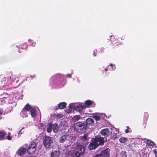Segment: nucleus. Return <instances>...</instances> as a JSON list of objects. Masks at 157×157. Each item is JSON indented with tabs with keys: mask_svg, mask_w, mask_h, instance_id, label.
<instances>
[{
	"mask_svg": "<svg viewBox=\"0 0 157 157\" xmlns=\"http://www.w3.org/2000/svg\"><path fill=\"white\" fill-rule=\"evenodd\" d=\"M85 151V148L82 145H78L77 146L76 149L73 153L80 157L81 155L83 154Z\"/></svg>",
	"mask_w": 157,
	"mask_h": 157,
	"instance_id": "39448f33",
	"label": "nucleus"
},
{
	"mask_svg": "<svg viewBox=\"0 0 157 157\" xmlns=\"http://www.w3.org/2000/svg\"><path fill=\"white\" fill-rule=\"evenodd\" d=\"M6 134V132L4 130L0 131V140H4L5 136Z\"/></svg>",
	"mask_w": 157,
	"mask_h": 157,
	"instance_id": "4be33fe9",
	"label": "nucleus"
},
{
	"mask_svg": "<svg viewBox=\"0 0 157 157\" xmlns=\"http://www.w3.org/2000/svg\"><path fill=\"white\" fill-rule=\"evenodd\" d=\"M28 41L30 43L32 42V40L31 39H29Z\"/></svg>",
	"mask_w": 157,
	"mask_h": 157,
	"instance_id": "a18cd8bd",
	"label": "nucleus"
},
{
	"mask_svg": "<svg viewBox=\"0 0 157 157\" xmlns=\"http://www.w3.org/2000/svg\"><path fill=\"white\" fill-rule=\"evenodd\" d=\"M88 136V134H85L83 136L81 137V139L83 141H85L86 140Z\"/></svg>",
	"mask_w": 157,
	"mask_h": 157,
	"instance_id": "c85d7f7f",
	"label": "nucleus"
},
{
	"mask_svg": "<svg viewBox=\"0 0 157 157\" xmlns=\"http://www.w3.org/2000/svg\"><path fill=\"white\" fill-rule=\"evenodd\" d=\"M72 103L69 104L68 108L66 109L65 111L68 113H70L73 112L75 110V109L74 107L72 106Z\"/></svg>",
	"mask_w": 157,
	"mask_h": 157,
	"instance_id": "dca6fc26",
	"label": "nucleus"
},
{
	"mask_svg": "<svg viewBox=\"0 0 157 157\" xmlns=\"http://www.w3.org/2000/svg\"><path fill=\"white\" fill-rule=\"evenodd\" d=\"M144 117L147 119L149 117V114L145 112L144 113Z\"/></svg>",
	"mask_w": 157,
	"mask_h": 157,
	"instance_id": "2f4dec72",
	"label": "nucleus"
},
{
	"mask_svg": "<svg viewBox=\"0 0 157 157\" xmlns=\"http://www.w3.org/2000/svg\"><path fill=\"white\" fill-rule=\"evenodd\" d=\"M52 127V130L54 132L56 133L58 132L59 128L57 124H53Z\"/></svg>",
	"mask_w": 157,
	"mask_h": 157,
	"instance_id": "a211bd4d",
	"label": "nucleus"
},
{
	"mask_svg": "<svg viewBox=\"0 0 157 157\" xmlns=\"http://www.w3.org/2000/svg\"><path fill=\"white\" fill-rule=\"evenodd\" d=\"M52 123H49L47 126V131L48 132L50 133L51 132L52 130Z\"/></svg>",
	"mask_w": 157,
	"mask_h": 157,
	"instance_id": "b1692460",
	"label": "nucleus"
},
{
	"mask_svg": "<svg viewBox=\"0 0 157 157\" xmlns=\"http://www.w3.org/2000/svg\"><path fill=\"white\" fill-rule=\"evenodd\" d=\"M36 144L35 142H32L29 145L28 149L27 152L29 154H32L36 150Z\"/></svg>",
	"mask_w": 157,
	"mask_h": 157,
	"instance_id": "0eeeda50",
	"label": "nucleus"
},
{
	"mask_svg": "<svg viewBox=\"0 0 157 157\" xmlns=\"http://www.w3.org/2000/svg\"><path fill=\"white\" fill-rule=\"evenodd\" d=\"M50 82L51 84H56L58 83L60 84L61 83L60 82H59V79H57L56 76H54L52 77L50 80Z\"/></svg>",
	"mask_w": 157,
	"mask_h": 157,
	"instance_id": "ddd939ff",
	"label": "nucleus"
},
{
	"mask_svg": "<svg viewBox=\"0 0 157 157\" xmlns=\"http://www.w3.org/2000/svg\"><path fill=\"white\" fill-rule=\"evenodd\" d=\"M59 151H53L51 154V157H58L59 156Z\"/></svg>",
	"mask_w": 157,
	"mask_h": 157,
	"instance_id": "412c9836",
	"label": "nucleus"
},
{
	"mask_svg": "<svg viewBox=\"0 0 157 157\" xmlns=\"http://www.w3.org/2000/svg\"><path fill=\"white\" fill-rule=\"evenodd\" d=\"M94 105V103L93 101L88 100H87L85 102L84 107L85 108L93 107Z\"/></svg>",
	"mask_w": 157,
	"mask_h": 157,
	"instance_id": "4468645a",
	"label": "nucleus"
},
{
	"mask_svg": "<svg viewBox=\"0 0 157 157\" xmlns=\"http://www.w3.org/2000/svg\"><path fill=\"white\" fill-rule=\"evenodd\" d=\"M77 81L78 82H80V81L78 79H77Z\"/></svg>",
	"mask_w": 157,
	"mask_h": 157,
	"instance_id": "09e8293b",
	"label": "nucleus"
},
{
	"mask_svg": "<svg viewBox=\"0 0 157 157\" xmlns=\"http://www.w3.org/2000/svg\"><path fill=\"white\" fill-rule=\"evenodd\" d=\"M109 151L110 149L109 148H107L101 151V155L104 157H109Z\"/></svg>",
	"mask_w": 157,
	"mask_h": 157,
	"instance_id": "2eb2a0df",
	"label": "nucleus"
},
{
	"mask_svg": "<svg viewBox=\"0 0 157 157\" xmlns=\"http://www.w3.org/2000/svg\"><path fill=\"white\" fill-rule=\"evenodd\" d=\"M69 137L68 135H63L59 139V141L61 143H63L65 142Z\"/></svg>",
	"mask_w": 157,
	"mask_h": 157,
	"instance_id": "6ab92c4d",
	"label": "nucleus"
},
{
	"mask_svg": "<svg viewBox=\"0 0 157 157\" xmlns=\"http://www.w3.org/2000/svg\"><path fill=\"white\" fill-rule=\"evenodd\" d=\"M101 154H98L95 155L94 157H101Z\"/></svg>",
	"mask_w": 157,
	"mask_h": 157,
	"instance_id": "4c0bfd02",
	"label": "nucleus"
},
{
	"mask_svg": "<svg viewBox=\"0 0 157 157\" xmlns=\"http://www.w3.org/2000/svg\"><path fill=\"white\" fill-rule=\"evenodd\" d=\"M24 127H23V128H21V129L19 131H18V134H19L20 133H22V132H21V131H22L23 129H24Z\"/></svg>",
	"mask_w": 157,
	"mask_h": 157,
	"instance_id": "58836bf2",
	"label": "nucleus"
},
{
	"mask_svg": "<svg viewBox=\"0 0 157 157\" xmlns=\"http://www.w3.org/2000/svg\"><path fill=\"white\" fill-rule=\"evenodd\" d=\"M9 94H3L2 98H0V105H3L6 103H7V100H8Z\"/></svg>",
	"mask_w": 157,
	"mask_h": 157,
	"instance_id": "9d476101",
	"label": "nucleus"
},
{
	"mask_svg": "<svg viewBox=\"0 0 157 157\" xmlns=\"http://www.w3.org/2000/svg\"><path fill=\"white\" fill-rule=\"evenodd\" d=\"M8 100H7V103H8L9 104L12 103L14 102L15 101L13 97L12 96H9L8 97Z\"/></svg>",
	"mask_w": 157,
	"mask_h": 157,
	"instance_id": "5701e85b",
	"label": "nucleus"
},
{
	"mask_svg": "<svg viewBox=\"0 0 157 157\" xmlns=\"http://www.w3.org/2000/svg\"><path fill=\"white\" fill-rule=\"evenodd\" d=\"M3 112V110L1 109H0V119L1 118V117Z\"/></svg>",
	"mask_w": 157,
	"mask_h": 157,
	"instance_id": "c9c22d12",
	"label": "nucleus"
},
{
	"mask_svg": "<svg viewBox=\"0 0 157 157\" xmlns=\"http://www.w3.org/2000/svg\"><path fill=\"white\" fill-rule=\"evenodd\" d=\"M25 108L29 110V113L30 112V113L31 116L32 117H36V111L33 107L27 104L25 106Z\"/></svg>",
	"mask_w": 157,
	"mask_h": 157,
	"instance_id": "423d86ee",
	"label": "nucleus"
},
{
	"mask_svg": "<svg viewBox=\"0 0 157 157\" xmlns=\"http://www.w3.org/2000/svg\"><path fill=\"white\" fill-rule=\"evenodd\" d=\"M29 111L26 108H24L21 113V115L23 117H28V115L29 114Z\"/></svg>",
	"mask_w": 157,
	"mask_h": 157,
	"instance_id": "9b49d317",
	"label": "nucleus"
},
{
	"mask_svg": "<svg viewBox=\"0 0 157 157\" xmlns=\"http://www.w3.org/2000/svg\"><path fill=\"white\" fill-rule=\"evenodd\" d=\"M124 38H125V36H122L121 37V40H124Z\"/></svg>",
	"mask_w": 157,
	"mask_h": 157,
	"instance_id": "37998d69",
	"label": "nucleus"
},
{
	"mask_svg": "<svg viewBox=\"0 0 157 157\" xmlns=\"http://www.w3.org/2000/svg\"><path fill=\"white\" fill-rule=\"evenodd\" d=\"M43 143L44 147L47 149L52 148L54 145L52 139L49 136H44L43 139Z\"/></svg>",
	"mask_w": 157,
	"mask_h": 157,
	"instance_id": "7ed1b4c3",
	"label": "nucleus"
},
{
	"mask_svg": "<svg viewBox=\"0 0 157 157\" xmlns=\"http://www.w3.org/2000/svg\"><path fill=\"white\" fill-rule=\"evenodd\" d=\"M102 115H103L104 116H105V114H103L101 115L100 114V115H95L93 116V117L97 121H99L101 119V116Z\"/></svg>",
	"mask_w": 157,
	"mask_h": 157,
	"instance_id": "aec40b11",
	"label": "nucleus"
},
{
	"mask_svg": "<svg viewBox=\"0 0 157 157\" xmlns=\"http://www.w3.org/2000/svg\"><path fill=\"white\" fill-rule=\"evenodd\" d=\"M147 143L149 146H153L155 145L154 143L150 140H147Z\"/></svg>",
	"mask_w": 157,
	"mask_h": 157,
	"instance_id": "cd10ccee",
	"label": "nucleus"
},
{
	"mask_svg": "<svg viewBox=\"0 0 157 157\" xmlns=\"http://www.w3.org/2000/svg\"><path fill=\"white\" fill-rule=\"evenodd\" d=\"M63 117V115L61 114L58 113L57 114V117L58 118H62Z\"/></svg>",
	"mask_w": 157,
	"mask_h": 157,
	"instance_id": "72a5a7b5",
	"label": "nucleus"
},
{
	"mask_svg": "<svg viewBox=\"0 0 157 157\" xmlns=\"http://www.w3.org/2000/svg\"><path fill=\"white\" fill-rule=\"evenodd\" d=\"M80 118L79 115L74 116L72 118V121L74 122L77 121L80 119Z\"/></svg>",
	"mask_w": 157,
	"mask_h": 157,
	"instance_id": "393cba45",
	"label": "nucleus"
},
{
	"mask_svg": "<svg viewBox=\"0 0 157 157\" xmlns=\"http://www.w3.org/2000/svg\"><path fill=\"white\" fill-rule=\"evenodd\" d=\"M154 152L156 157H157V149H155L154 150Z\"/></svg>",
	"mask_w": 157,
	"mask_h": 157,
	"instance_id": "f704fd0d",
	"label": "nucleus"
},
{
	"mask_svg": "<svg viewBox=\"0 0 157 157\" xmlns=\"http://www.w3.org/2000/svg\"><path fill=\"white\" fill-rule=\"evenodd\" d=\"M93 55L94 56H96V53L95 52H94L93 53Z\"/></svg>",
	"mask_w": 157,
	"mask_h": 157,
	"instance_id": "c03bdc74",
	"label": "nucleus"
},
{
	"mask_svg": "<svg viewBox=\"0 0 157 157\" xmlns=\"http://www.w3.org/2000/svg\"><path fill=\"white\" fill-rule=\"evenodd\" d=\"M104 143V139L100 136L92 139L91 143L88 147L90 150L95 149L99 145H103Z\"/></svg>",
	"mask_w": 157,
	"mask_h": 157,
	"instance_id": "f03ea898",
	"label": "nucleus"
},
{
	"mask_svg": "<svg viewBox=\"0 0 157 157\" xmlns=\"http://www.w3.org/2000/svg\"><path fill=\"white\" fill-rule=\"evenodd\" d=\"M110 66L111 68V70L114 71L116 67L114 65L110 63L108 66V67Z\"/></svg>",
	"mask_w": 157,
	"mask_h": 157,
	"instance_id": "c756f323",
	"label": "nucleus"
},
{
	"mask_svg": "<svg viewBox=\"0 0 157 157\" xmlns=\"http://www.w3.org/2000/svg\"><path fill=\"white\" fill-rule=\"evenodd\" d=\"M113 36V35H111L110 36V37H111L112 36Z\"/></svg>",
	"mask_w": 157,
	"mask_h": 157,
	"instance_id": "8fccbe9b",
	"label": "nucleus"
},
{
	"mask_svg": "<svg viewBox=\"0 0 157 157\" xmlns=\"http://www.w3.org/2000/svg\"><path fill=\"white\" fill-rule=\"evenodd\" d=\"M7 139L9 140H10L12 139V138L10 136H7Z\"/></svg>",
	"mask_w": 157,
	"mask_h": 157,
	"instance_id": "ea45409f",
	"label": "nucleus"
},
{
	"mask_svg": "<svg viewBox=\"0 0 157 157\" xmlns=\"http://www.w3.org/2000/svg\"><path fill=\"white\" fill-rule=\"evenodd\" d=\"M36 43L35 42H33L32 43V44L31 45L33 47H35L36 45Z\"/></svg>",
	"mask_w": 157,
	"mask_h": 157,
	"instance_id": "a19ab883",
	"label": "nucleus"
},
{
	"mask_svg": "<svg viewBox=\"0 0 157 157\" xmlns=\"http://www.w3.org/2000/svg\"><path fill=\"white\" fill-rule=\"evenodd\" d=\"M72 106L75 109V110L78 111L80 112L83 109L84 106L80 104H77L75 103H72Z\"/></svg>",
	"mask_w": 157,
	"mask_h": 157,
	"instance_id": "1a4fd4ad",
	"label": "nucleus"
},
{
	"mask_svg": "<svg viewBox=\"0 0 157 157\" xmlns=\"http://www.w3.org/2000/svg\"><path fill=\"white\" fill-rule=\"evenodd\" d=\"M101 134L105 136H108L111 133V131H110L108 128H105L102 130L101 131Z\"/></svg>",
	"mask_w": 157,
	"mask_h": 157,
	"instance_id": "f8f14e48",
	"label": "nucleus"
},
{
	"mask_svg": "<svg viewBox=\"0 0 157 157\" xmlns=\"http://www.w3.org/2000/svg\"><path fill=\"white\" fill-rule=\"evenodd\" d=\"M129 126H127V129H129Z\"/></svg>",
	"mask_w": 157,
	"mask_h": 157,
	"instance_id": "de8ad7c7",
	"label": "nucleus"
},
{
	"mask_svg": "<svg viewBox=\"0 0 157 157\" xmlns=\"http://www.w3.org/2000/svg\"><path fill=\"white\" fill-rule=\"evenodd\" d=\"M107 70H108V68H107V67L105 69V71H107Z\"/></svg>",
	"mask_w": 157,
	"mask_h": 157,
	"instance_id": "49530a36",
	"label": "nucleus"
},
{
	"mask_svg": "<svg viewBox=\"0 0 157 157\" xmlns=\"http://www.w3.org/2000/svg\"><path fill=\"white\" fill-rule=\"evenodd\" d=\"M74 125L77 131L79 133H82L85 131L87 128L86 124L82 122H77Z\"/></svg>",
	"mask_w": 157,
	"mask_h": 157,
	"instance_id": "20e7f679",
	"label": "nucleus"
},
{
	"mask_svg": "<svg viewBox=\"0 0 157 157\" xmlns=\"http://www.w3.org/2000/svg\"><path fill=\"white\" fill-rule=\"evenodd\" d=\"M128 132H129V131L128 129H126L125 130V132L126 133H128Z\"/></svg>",
	"mask_w": 157,
	"mask_h": 157,
	"instance_id": "79ce46f5",
	"label": "nucleus"
},
{
	"mask_svg": "<svg viewBox=\"0 0 157 157\" xmlns=\"http://www.w3.org/2000/svg\"><path fill=\"white\" fill-rule=\"evenodd\" d=\"M127 140L126 138L121 137L119 139V141L121 143H124Z\"/></svg>",
	"mask_w": 157,
	"mask_h": 157,
	"instance_id": "bb28decb",
	"label": "nucleus"
},
{
	"mask_svg": "<svg viewBox=\"0 0 157 157\" xmlns=\"http://www.w3.org/2000/svg\"><path fill=\"white\" fill-rule=\"evenodd\" d=\"M19 80L18 77L16 75H12L11 76H8L7 77H5L2 81L1 86H0V90L8 89V88L7 86L10 85L12 81H15L17 82Z\"/></svg>",
	"mask_w": 157,
	"mask_h": 157,
	"instance_id": "f257e3e1",
	"label": "nucleus"
},
{
	"mask_svg": "<svg viewBox=\"0 0 157 157\" xmlns=\"http://www.w3.org/2000/svg\"><path fill=\"white\" fill-rule=\"evenodd\" d=\"M66 105V104L65 102H61L59 104V108L62 109L65 108Z\"/></svg>",
	"mask_w": 157,
	"mask_h": 157,
	"instance_id": "a878e982",
	"label": "nucleus"
},
{
	"mask_svg": "<svg viewBox=\"0 0 157 157\" xmlns=\"http://www.w3.org/2000/svg\"><path fill=\"white\" fill-rule=\"evenodd\" d=\"M27 144H25L21 147L18 150L17 153L20 156H21L24 154L26 151Z\"/></svg>",
	"mask_w": 157,
	"mask_h": 157,
	"instance_id": "6e6552de",
	"label": "nucleus"
},
{
	"mask_svg": "<svg viewBox=\"0 0 157 157\" xmlns=\"http://www.w3.org/2000/svg\"><path fill=\"white\" fill-rule=\"evenodd\" d=\"M94 120L91 118H88L86 119V123L87 125L92 126L94 123Z\"/></svg>",
	"mask_w": 157,
	"mask_h": 157,
	"instance_id": "f3484780",
	"label": "nucleus"
},
{
	"mask_svg": "<svg viewBox=\"0 0 157 157\" xmlns=\"http://www.w3.org/2000/svg\"><path fill=\"white\" fill-rule=\"evenodd\" d=\"M119 136V135L118 134H114L113 135V137L114 139H116L118 138Z\"/></svg>",
	"mask_w": 157,
	"mask_h": 157,
	"instance_id": "473e14b6",
	"label": "nucleus"
},
{
	"mask_svg": "<svg viewBox=\"0 0 157 157\" xmlns=\"http://www.w3.org/2000/svg\"><path fill=\"white\" fill-rule=\"evenodd\" d=\"M114 129L115 130L113 132V134H118L119 132V129L115 128H114Z\"/></svg>",
	"mask_w": 157,
	"mask_h": 157,
	"instance_id": "7c9ffc66",
	"label": "nucleus"
},
{
	"mask_svg": "<svg viewBox=\"0 0 157 157\" xmlns=\"http://www.w3.org/2000/svg\"><path fill=\"white\" fill-rule=\"evenodd\" d=\"M66 76L68 77L69 78H71V75L70 74H67L66 75Z\"/></svg>",
	"mask_w": 157,
	"mask_h": 157,
	"instance_id": "e433bc0d",
	"label": "nucleus"
}]
</instances>
